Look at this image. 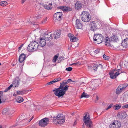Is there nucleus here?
<instances>
[{"label": "nucleus", "mask_w": 128, "mask_h": 128, "mask_svg": "<svg viewBox=\"0 0 128 128\" xmlns=\"http://www.w3.org/2000/svg\"><path fill=\"white\" fill-rule=\"evenodd\" d=\"M6 99L4 100L2 98V96H0V104L2 102H4Z\"/></svg>", "instance_id": "42"}, {"label": "nucleus", "mask_w": 128, "mask_h": 128, "mask_svg": "<svg viewBox=\"0 0 128 128\" xmlns=\"http://www.w3.org/2000/svg\"><path fill=\"white\" fill-rule=\"evenodd\" d=\"M118 38L117 37L115 36H113L109 38L111 42H115L116 39Z\"/></svg>", "instance_id": "31"}, {"label": "nucleus", "mask_w": 128, "mask_h": 128, "mask_svg": "<svg viewBox=\"0 0 128 128\" xmlns=\"http://www.w3.org/2000/svg\"><path fill=\"white\" fill-rule=\"evenodd\" d=\"M49 122V118H45L40 120L38 124L40 126L44 127L47 125L48 124Z\"/></svg>", "instance_id": "7"}, {"label": "nucleus", "mask_w": 128, "mask_h": 128, "mask_svg": "<svg viewBox=\"0 0 128 128\" xmlns=\"http://www.w3.org/2000/svg\"><path fill=\"white\" fill-rule=\"evenodd\" d=\"M57 8L61 9L64 12H68L72 10V9L68 6H60L58 7Z\"/></svg>", "instance_id": "12"}, {"label": "nucleus", "mask_w": 128, "mask_h": 128, "mask_svg": "<svg viewBox=\"0 0 128 128\" xmlns=\"http://www.w3.org/2000/svg\"><path fill=\"white\" fill-rule=\"evenodd\" d=\"M33 117V116L29 120V122H30L32 120Z\"/></svg>", "instance_id": "60"}, {"label": "nucleus", "mask_w": 128, "mask_h": 128, "mask_svg": "<svg viewBox=\"0 0 128 128\" xmlns=\"http://www.w3.org/2000/svg\"><path fill=\"white\" fill-rule=\"evenodd\" d=\"M78 64V62L76 63H74L72 64H71V65H74L75 66H76Z\"/></svg>", "instance_id": "57"}, {"label": "nucleus", "mask_w": 128, "mask_h": 128, "mask_svg": "<svg viewBox=\"0 0 128 128\" xmlns=\"http://www.w3.org/2000/svg\"><path fill=\"white\" fill-rule=\"evenodd\" d=\"M75 8L76 9L78 10H80L82 7V4L79 1H77L75 4Z\"/></svg>", "instance_id": "13"}, {"label": "nucleus", "mask_w": 128, "mask_h": 128, "mask_svg": "<svg viewBox=\"0 0 128 128\" xmlns=\"http://www.w3.org/2000/svg\"><path fill=\"white\" fill-rule=\"evenodd\" d=\"M60 34L61 33L59 31H58V30H56L54 34V38L56 39L58 38L59 37Z\"/></svg>", "instance_id": "22"}, {"label": "nucleus", "mask_w": 128, "mask_h": 128, "mask_svg": "<svg viewBox=\"0 0 128 128\" xmlns=\"http://www.w3.org/2000/svg\"><path fill=\"white\" fill-rule=\"evenodd\" d=\"M78 40V38L76 36H74L72 37V39H71L72 41V42H75L76 41Z\"/></svg>", "instance_id": "35"}, {"label": "nucleus", "mask_w": 128, "mask_h": 128, "mask_svg": "<svg viewBox=\"0 0 128 128\" xmlns=\"http://www.w3.org/2000/svg\"><path fill=\"white\" fill-rule=\"evenodd\" d=\"M121 45L123 46V48H128V38L122 40Z\"/></svg>", "instance_id": "15"}, {"label": "nucleus", "mask_w": 128, "mask_h": 128, "mask_svg": "<svg viewBox=\"0 0 128 128\" xmlns=\"http://www.w3.org/2000/svg\"><path fill=\"white\" fill-rule=\"evenodd\" d=\"M121 107V106L116 104L113 106V108L116 110H118L120 109Z\"/></svg>", "instance_id": "33"}, {"label": "nucleus", "mask_w": 128, "mask_h": 128, "mask_svg": "<svg viewBox=\"0 0 128 128\" xmlns=\"http://www.w3.org/2000/svg\"><path fill=\"white\" fill-rule=\"evenodd\" d=\"M40 4L42 5L44 7V8L45 6L46 5V4H44V3H40Z\"/></svg>", "instance_id": "56"}, {"label": "nucleus", "mask_w": 128, "mask_h": 128, "mask_svg": "<svg viewBox=\"0 0 128 128\" xmlns=\"http://www.w3.org/2000/svg\"><path fill=\"white\" fill-rule=\"evenodd\" d=\"M8 90V89L6 88V89H5L4 91V92H7Z\"/></svg>", "instance_id": "59"}, {"label": "nucleus", "mask_w": 128, "mask_h": 128, "mask_svg": "<svg viewBox=\"0 0 128 128\" xmlns=\"http://www.w3.org/2000/svg\"><path fill=\"white\" fill-rule=\"evenodd\" d=\"M10 20L8 21V20H7L6 21V26H8L10 25Z\"/></svg>", "instance_id": "45"}, {"label": "nucleus", "mask_w": 128, "mask_h": 128, "mask_svg": "<svg viewBox=\"0 0 128 128\" xmlns=\"http://www.w3.org/2000/svg\"><path fill=\"white\" fill-rule=\"evenodd\" d=\"M3 96V92L0 91V96Z\"/></svg>", "instance_id": "55"}, {"label": "nucleus", "mask_w": 128, "mask_h": 128, "mask_svg": "<svg viewBox=\"0 0 128 128\" xmlns=\"http://www.w3.org/2000/svg\"><path fill=\"white\" fill-rule=\"evenodd\" d=\"M126 112L124 111L118 112L117 115V116L119 119H123L126 118Z\"/></svg>", "instance_id": "10"}, {"label": "nucleus", "mask_w": 128, "mask_h": 128, "mask_svg": "<svg viewBox=\"0 0 128 128\" xmlns=\"http://www.w3.org/2000/svg\"><path fill=\"white\" fill-rule=\"evenodd\" d=\"M100 34H94V35L93 37V39L94 42L95 43V42H98V40L100 38Z\"/></svg>", "instance_id": "23"}, {"label": "nucleus", "mask_w": 128, "mask_h": 128, "mask_svg": "<svg viewBox=\"0 0 128 128\" xmlns=\"http://www.w3.org/2000/svg\"><path fill=\"white\" fill-rule=\"evenodd\" d=\"M89 96H80V98H82L84 97L86 98H88Z\"/></svg>", "instance_id": "61"}, {"label": "nucleus", "mask_w": 128, "mask_h": 128, "mask_svg": "<svg viewBox=\"0 0 128 128\" xmlns=\"http://www.w3.org/2000/svg\"><path fill=\"white\" fill-rule=\"evenodd\" d=\"M115 126L116 128H120L121 126V124L120 122V121H116L115 122Z\"/></svg>", "instance_id": "29"}, {"label": "nucleus", "mask_w": 128, "mask_h": 128, "mask_svg": "<svg viewBox=\"0 0 128 128\" xmlns=\"http://www.w3.org/2000/svg\"><path fill=\"white\" fill-rule=\"evenodd\" d=\"M102 65L98 62L94 63V70L95 71L102 69Z\"/></svg>", "instance_id": "9"}, {"label": "nucleus", "mask_w": 128, "mask_h": 128, "mask_svg": "<svg viewBox=\"0 0 128 128\" xmlns=\"http://www.w3.org/2000/svg\"><path fill=\"white\" fill-rule=\"evenodd\" d=\"M69 87L68 86H66L63 89H60L57 93L54 92L55 95L56 96H63L66 94V92L68 90Z\"/></svg>", "instance_id": "6"}, {"label": "nucleus", "mask_w": 128, "mask_h": 128, "mask_svg": "<svg viewBox=\"0 0 128 128\" xmlns=\"http://www.w3.org/2000/svg\"><path fill=\"white\" fill-rule=\"evenodd\" d=\"M100 50L99 49H97L96 50L94 51V52L96 54L99 53L100 52Z\"/></svg>", "instance_id": "47"}, {"label": "nucleus", "mask_w": 128, "mask_h": 128, "mask_svg": "<svg viewBox=\"0 0 128 128\" xmlns=\"http://www.w3.org/2000/svg\"><path fill=\"white\" fill-rule=\"evenodd\" d=\"M115 70L111 71L108 73L110 78L112 79L116 78L120 74L119 71H118L116 72H115Z\"/></svg>", "instance_id": "8"}, {"label": "nucleus", "mask_w": 128, "mask_h": 128, "mask_svg": "<svg viewBox=\"0 0 128 128\" xmlns=\"http://www.w3.org/2000/svg\"><path fill=\"white\" fill-rule=\"evenodd\" d=\"M40 16H36V18H37V19H38V18H39L40 17Z\"/></svg>", "instance_id": "62"}, {"label": "nucleus", "mask_w": 128, "mask_h": 128, "mask_svg": "<svg viewBox=\"0 0 128 128\" xmlns=\"http://www.w3.org/2000/svg\"><path fill=\"white\" fill-rule=\"evenodd\" d=\"M81 18L83 21L87 22L91 19V16L89 13L86 11H83L80 14Z\"/></svg>", "instance_id": "4"}, {"label": "nucleus", "mask_w": 128, "mask_h": 128, "mask_svg": "<svg viewBox=\"0 0 128 128\" xmlns=\"http://www.w3.org/2000/svg\"><path fill=\"white\" fill-rule=\"evenodd\" d=\"M74 35L71 34H68V36L69 38H70V40H71V39L72 38V37L74 36Z\"/></svg>", "instance_id": "44"}, {"label": "nucleus", "mask_w": 128, "mask_h": 128, "mask_svg": "<svg viewBox=\"0 0 128 128\" xmlns=\"http://www.w3.org/2000/svg\"><path fill=\"white\" fill-rule=\"evenodd\" d=\"M128 86V84L124 83L120 84L116 90V93L118 94L124 91L125 90V88Z\"/></svg>", "instance_id": "5"}, {"label": "nucleus", "mask_w": 128, "mask_h": 128, "mask_svg": "<svg viewBox=\"0 0 128 128\" xmlns=\"http://www.w3.org/2000/svg\"><path fill=\"white\" fill-rule=\"evenodd\" d=\"M26 55L24 54H21L18 60L19 62L22 63L24 61L26 58Z\"/></svg>", "instance_id": "18"}, {"label": "nucleus", "mask_w": 128, "mask_h": 128, "mask_svg": "<svg viewBox=\"0 0 128 128\" xmlns=\"http://www.w3.org/2000/svg\"><path fill=\"white\" fill-rule=\"evenodd\" d=\"M64 96H58V98L59 99H62V98H63Z\"/></svg>", "instance_id": "58"}, {"label": "nucleus", "mask_w": 128, "mask_h": 128, "mask_svg": "<svg viewBox=\"0 0 128 128\" xmlns=\"http://www.w3.org/2000/svg\"><path fill=\"white\" fill-rule=\"evenodd\" d=\"M68 83H70L71 82H75V81H72L71 79H68Z\"/></svg>", "instance_id": "51"}, {"label": "nucleus", "mask_w": 128, "mask_h": 128, "mask_svg": "<svg viewBox=\"0 0 128 128\" xmlns=\"http://www.w3.org/2000/svg\"><path fill=\"white\" fill-rule=\"evenodd\" d=\"M39 44L35 41L31 42L27 48V49L29 52L36 51L38 48Z\"/></svg>", "instance_id": "2"}, {"label": "nucleus", "mask_w": 128, "mask_h": 128, "mask_svg": "<svg viewBox=\"0 0 128 128\" xmlns=\"http://www.w3.org/2000/svg\"><path fill=\"white\" fill-rule=\"evenodd\" d=\"M122 108H128V104L123 106L122 107Z\"/></svg>", "instance_id": "52"}, {"label": "nucleus", "mask_w": 128, "mask_h": 128, "mask_svg": "<svg viewBox=\"0 0 128 128\" xmlns=\"http://www.w3.org/2000/svg\"><path fill=\"white\" fill-rule=\"evenodd\" d=\"M52 3L49 4L48 5H47L46 4L44 8L46 10H51L52 8Z\"/></svg>", "instance_id": "27"}, {"label": "nucleus", "mask_w": 128, "mask_h": 128, "mask_svg": "<svg viewBox=\"0 0 128 128\" xmlns=\"http://www.w3.org/2000/svg\"><path fill=\"white\" fill-rule=\"evenodd\" d=\"M93 98L92 99L94 100L96 103L97 102V101L99 99L98 96H93Z\"/></svg>", "instance_id": "34"}, {"label": "nucleus", "mask_w": 128, "mask_h": 128, "mask_svg": "<svg viewBox=\"0 0 128 128\" xmlns=\"http://www.w3.org/2000/svg\"><path fill=\"white\" fill-rule=\"evenodd\" d=\"M90 95H90H89L86 93L84 92L80 96H90Z\"/></svg>", "instance_id": "43"}, {"label": "nucleus", "mask_w": 128, "mask_h": 128, "mask_svg": "<svg viewBox=\"0 0 128 128\" xmlns=\"http://www.w3.org/2000/svg\"><path fill=\"white\" fill-rule=\"evenodd\" d=\"M112 42L110 40V39L108 37L106 38V39L105 40V43L106 45L108 46H110V47H112V44L111 43Z\"/></svg>", "instance_id": "19"}, {"label": "nucleus", "mask_w": 128, "mask_h": 128, "mask_svg": "<svg viewBox=\"0 0 128 128\" xmlns=\"http://www.w3.org/2000/svg\"><path fill=\"white\" fill-rule=\"evenodd\" d=\"M16 100L18 103H20L23 102L24 99L22 96H16Z\"/></svg>", "instance_id": "25"}, {"label": "nucleus", "mask_w": 128, "mask_h": 128, "mask_svg": "<svg viewBox=\"0 0 128 128\" xmlns=\"http://www.w3.org/2000/svg\"><path fill=\"white\" fill-rule=\"evenodd\" d=\"M47 17H46L42 21V23H45L47 21Z\"/></svg>", "instance_id": "50"}, {"label": "nucleus", "mask_w": 128, "mask_h": 128, "mask_svg": "<svg viewBox=\"0 0 128 128\" xmlns=\"http://www.w3.org/2000/svg\"><path fill=\"white\" fill-rule=\"evenodd\" d=\"M19 84V81L18 80H16L14 81L12 83V85L14 87H16L18 86Z\"/></svg>", "instance_id": "28"}, {"label": "nucleus", "mask_w": 128, "mask_h": 128, "mask_svg": "<svg viewBox=\"0 0 128 128\" xmlns=\"http://www.w3.org/2000/svg\"><path fill=\"white\" fill-rule=\"evenodd\" d=\"M2 114L4 115H8L10 114L9 109L7 108H4L2 112Z\"/></svg>", "instance_id": "26"}, {"label": "nucleus", "mask_w": 128, "mask_h": 128, "mask_svg": "<svg viewBox=\"0 0 128 128\" xmlns=\"http://www.w3.org/2000/svg\"><path fill=\"white\" fill-rule=\"evenodd\" d=\"M62 13L61 12H58L56 13L54 15V17L56 18V19L58 20H60L62 16Z\"/></svg>", "instance_id": "14"}, {"label": "nucleus", "mask_w": 128, "mask_h": 128, "mask_svg": "<svg viewBox=\"0 0 128 128\" xmlns=\"http://www.w3.org/2000/svg\"><path fill=\"white\" fill-rule=\"evenodd\" d=\"M120 66L121 67H124V66L125 67L126 66L124 62H120Z\"/></svg>", "instance_id": "41"}, {"label": "nucleus", "mask_w": 128, "mask_h": 128, "mask_svg": "<svg viewBox=\"0 0 128 128\" xmlns=\"http://www.w3.org/2000/svg\"><path fill=\"white\" fill-rule=\"evenodd\" d=\"M93 95H96V96H97L98 95V94H93Z\"/></svg>", "instance_id": "64"}, {"label": "nucleus", "mask_w": 128, "mask_h": 128, "mask_svg": "<svg viewBox=\"0 0 128 128\" xmlns=\"http://www.w3.org/2000/svg\"><path fill=\"white\" fill-rule=\"evenodd\" d=\"M85 114V116L84 117L83 120L85 125L88 128H93L92 122L90 118L89 114L86 112Z\"/></svg>", "instance_id": "1"}, {"label": "nucleus", "mask_w": 128, "mask_h": 128, "mask_svg": "<svg viewBox=\"0 0 128 128\" xmlns=\"http://www.w3.org/2000/svg\"><path fill=\"white\" fill-rule=\"evenodd\" d=\"M115 123L114 122L112 123V124H111L110 125V128H116L115 126Z\"/></svg>", "instance_id": "36"}, {"label": "nucleus", "mask_w": 128, "mask_h": 128, "mask_svg": "<svg viewBox=\"0 0 128 128\" xmlns=\"http://www.w3.org/2000/svg\"><path fill=\"white\" fill-rule=\"evenodd\" d=\"M113 104H111L106 109V110H108L111 107L113 106Z\"/></svg>", "instance_id": "48"}, {"label": "nucleus", "mask_w": 128, "mask_h": 128, "mask_svg": "<svg viewBox=\"0 0 128 128\" xmlns=\"http://www.w3.org/2000/svg\"><path fill=\"white\" fill-rule=\"evenodd\" d=\"M12 86V84H11L10 85V86L7 88L8 89V90H10V89L11 88Z\"/></svg>", "instance_id": "54"}, {"label": "nucleus", "mask_w": 128, "mask_h": 128, "mask_svg": "<svg viewBox=\"0 0 128 128\" xmlns=\"http://www.w3.org/2000/svg\"><path fill=\"white\" fill-rule=\"evenodd\" d=\"M53 122L56 124H62L65 122L64 116L63 114H58L56 117H54Z\"/></svg>", "instance_id": "3"}, {"label": "nucleus", "mask_w": 128, "mask_h": 128, "mask_svg": "<svg viewBox=\"0 0 128 128\" xmlns=\"http://www.w3.org/2000/svg\"><path fill=\"white\" fill-rule=\"evenodd\" d=\"M80 20L78 19L76 20V27L78 29L81 28L83 25L80 22Z\"/></svg>", "instance_id": "16"}, {"label": "nucleus", "mask_w": 128, "mask_h": 128, "mask_svg": "<svg viewBox=\"0 0 128 128\" xmlns=\"http://www.w3.org/2000/svg\"><path fill=\"white\" fill-rule=\"evenodd\" d=\"M54 82V80L52 81L49 82H48L47 84H46L47 85H48L50 84H53Z\"/></svg>", "instance_id": "49"}, {"label": "nucleus", "mask_w": 128, "mask_h": 128, "mask_svg": "<svg viewBox=\"0 0 128 128\" xmlns=\"http://www.w3.org/2000/svg\"><path fill=\"white\" fill-rule=\"evenodd\" d=\"M58 58V56L56 55H55L53 59L52 60V61L54 62H56L57 58Z\"/></svg>", "instance_id": "37"}, {"label": "nucleus", "mask_w": 128, "mask_h": 128, "mask_svg": "<svg viewBox=\"0 0 128 128\" xmlns=\"http://www.w3.org/2000/svg\"><path fill=\"white\" fill-rule=\"evenodd\" d=\"M103 56L104 58L106 60H108L110 58L109 56H108L105 54H104Z\"/></svg>", "instance_id": "38"}, {"label": "nucleus", "mask_w": 128, "mask_h": 128, "mask_svg": "<svg viewBox=\"0 0 128 128\" xmlns=\"http://www.w3.org/2000/svg\"><path fill=\"white\" fill-rule=\"evenodd\" d=\"M46 40L44 38L43 39L41 38L39 40L40 45L42 47H44L46 44Z\"/></svg>", "instance_id": "17"}, {"label": "nucleus", "mask_w": 128, "mask_h": 128, "mask_svg": "<svg viewBox=\"0 0 128 128\" xmlns=\"http://www.w3.org/2000/svg\"><path fill=\"white\" fill-rule=\"evenodd\" d=\"M61 80V78L60 77L58 78L55 79L54 80V82H58L60 81Z\"/></svg>", "instance_id": "40"}, {"label": "nucleus", "mask_w": 128, "mask_h": 128, "mask_svg": "<svg viewBox=\"0 0 128 128\" xmlns=\"http://www.w3.org/2000/svg\"><path fill=\"white\" fill-rule=\"evenodd\" d=\"M66 81V80H64V82L61 83L64 87H65L66 86H67L66 85L68 83V81L65 82Z\"/></svg>", "instance_id": "39"}, {"label": "nucleus", "mask_w": 128, "mask_h": 128, "mask_svg": "<svg viewBox=\"0 0 128 128\" xmlns=\"http://www.w3.org/2000/svg\"><path fill=\"white\" fill-rule=\"evenodd\" d=\"M26 0H22V3L23 4L26 1Z\"/></svg>", "instance_id": "63"}, {"label": "nucleus", "mask_w": 128, "mask_h": 128, "mask_svg": "<svg viewBox=\"0 0 128 128\" xmlns=\"http://www.w3.org/2000/svg\"><path fill=\"white\" fill-rule=\"evenodd\" d=\"M72 67H68L66 68V70L68 71H70L72 70Z\"/></svg>", "instance_id": "46"}, {"label": "nucleus", "mask_w": 128, "mask_h": 128, "mask_svg": "<svg viewBox=\"0 0 128 128\" xmlns=\"http://www.w3.org/2000/svg\"><path fill=\"white\" fill-rule=\"evenodd\" d=\"M27 92V91L23 90L21 91H17L16 93L18 94H25Z\"/></svg>", "instance_id": "30"}, {"label": "nucleus", "mask_w": 128, "mask_h": 128, "mask_svg": "<svg viewBox=\"0 0 128 128\" xmlns=\"http://www.w3.org/2000/svg\"><path fill=\"white\" fill-rule=\"evenodd\" d=\"M104 38L100 34V38L98 39V42H95V43L97 44H98L101 43L104 40Z\"/></svg>", "instance_id": "24"}, {"label": "nucleus", "mask_w": 128, "mask_h": 128, "mask_svg": "<svg viewBox=\"0 0 128 128\" xmlns=\"http://www.w3.org/2000/svg\"><path fill=\"white\" fill-rule=\"evenodd\" d=\"M23 45V44H22L18 48V52H19L20 51V50L21 48L22 47V46Z\"/></svg>", "instance_id": "53"}, {"label": "nucleus", "mask_w": 128, "mask_h": 128, "mask_svg": "<svg viewBox=\"0 0 128 128\" xmlns=\"http://www.w3.org/2000/svg\"><path fill=\"white\" fill-rule=\"evenodd\" d=\"M44 38L47 41H49L52 38V34H49L46 32L44 34Z\"/></svg>", "instance_id": "20"}, {"label": "nucleus", "mask_w": 128, "mask_h": 128, "mask_svg": "<svg viewBox=\"0 0 128 128\" xmlns=\"http://www.w3.org/2000/svg\"><path fill=\"white\" fill-rule=\"evenodd\" d=\"M7 4V3L6 1H2L0 4V5L3 6H6Z\"/></svg>", "instance_id": "32"}, {"label": "nucleus", "mask_w": 128, "mask_h": 128, "mask_svg": "<svg viewBox=\"0 0 128 128\" xmlns=\"http://www.w3.org/2000/svg\"><path fill=\"white\" fill-rule=\"evenodd\" d=\"M96 21L90 22V30L94 31H96L97 29V25L96 22H95Z\"/></svg>", "instance_id": "11"}, {"label": "nucleus", "mask_w": 128, "mask_h": 128, "mask_svg": "<svg viewBox=\"0 0 128 128\" xmlns=\"http://www.w3.org/2000/svg\"><path fill=\"white\" fill-rule=\"evenodd\" d=\"M60 86L59 87L57 88H54V90H53V92H56L57 93V92L59 90H60V89H63L65 87H64L62 83H61L60 84Z\"/></svg>", "instance_id": "21"}]
</instances>
